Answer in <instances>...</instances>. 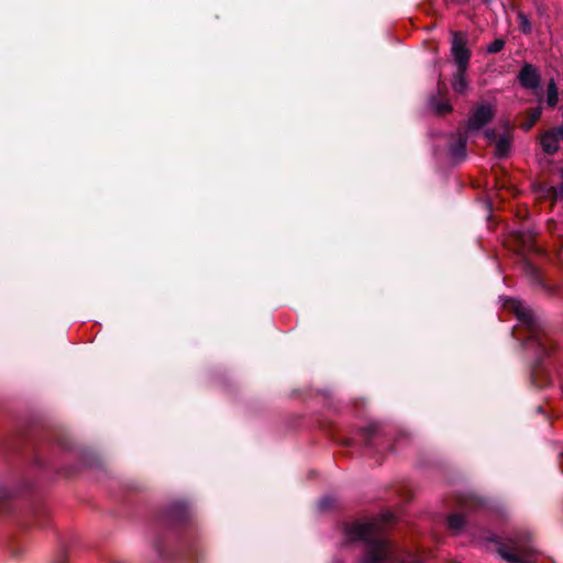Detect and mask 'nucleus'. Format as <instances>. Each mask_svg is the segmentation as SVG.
<instances>
[{
	"mask_svg": "<svg viewBox=\"0 0 563 563\" xmlns=\"http://www.w3.org/2000/svg\"><path fill=\"white\" fill-rule=\"evenodd\" d=\"M351 541H362L366 545L363 563H422L420 555L401 551L384 536L382 523L376 520L354 521L344 528Z\"/></svg>",
	"mask_w": 563,
	"mask_h": 563,
	"instance_id": "nucleus-1",
	"label": "nucleus"
},
{
	"mask_svg": "<svg viewBox=\"0 0 563 563\" xmlns=\"http://www.w3.org/2000/svg\"><path fill=\"white\" fill-rule=\"evenodd\" d=\"M504 308L512 312L519 322V327L527 331V345L536 347L543 353H548L549 339L534 312L523 302L515 298L505 299Z\"/></svg>",
	"mask_w": 563,
	"mask_h": 563,
	"instance_id": "nucleus-2",
	"label": "nucleus"
},
{
	"mask_svg": "<svg viewBox=\"0 0 563 563\" xmlns=\"http://www.w3.org/2000/svg\"><path fill=\"white\" fill-rule=\"evenodd\" d=\"M451 55L457 68L467 70L471 51L467 48V35L463 32H454L451 42Z\"/></svg>",
	"mask_w": 563,
	"mask_h": 563,
	"instance_id": "nucleus-3",
	"label": "nucleus"
},
{
	"mask_svg": "<svg viewBox=\"0 0 563 563\" xmlns=\"http://www.w3.org/2000/svg\"><path fill=\"white\" fill-rule=\"evenodd\" d=\"M494 113V109L489 104H479L476 107L467 121V132L481 130L493 119Z\"/></svg>",
	"mask_w": 563,
	"mask_h": 563,
	"instance_id": "nucleus-4",
	"label": "nucleus"
},
{
	"mask_svg": "<svg viewBox=\"0 0 563 563\" xmlns=\"http://www.w3.org/2000/svg\"><path fill=\"white\" fill-rule=\"evenodd\" d=\"M498 553L509 563H533L532 553L526 548L501 545Z\"/></svg>",
	"mask_w": 563,
	"mask_h": 563,
	"instance_id": "nucleus-5",
	"label": "nucleus"
},
{
	"mask_svg": "<svg viewBox=\"0 0 563 563\" xmlns=\"http://www.w3.org/2000/svg\"><path fill=\"white\" fill-rule=\"evenodd\" d=\"M485 135L490 142H495V154L498 157H506L508 155L512 141V136L509 130H506L500 135H497L495 130H487Z\"/></svg>",
	"mask_w": 563,
	"mask_h": 563,
	"instance_id": "nucleus-6",
	"label": "nucleus"
},
{
	"mask_svg": "<svg viewBox=\"0 0 563 563\" xmlns=\"http://www.w3.org/2000/svg\"><path fill=\"white\" fill-rule=\"evenodd\" d=\"M519 80L526 88H537L540 81V75L531 65H525L520 70Z\"/></svg>",
	"mask_w": 563,
	"mask_h": 563,
	"instance_id": "nucleus-7",
	"label": "nucleus"
},
{
	"mask_svg": "<svg viewBox=\"0 0 563 563\" xmlns=\"http://www.w3.org/2000/svg\"><path fill=\"white\" fill-rule=\"evenodd\" d=\"M541 146L548 154H553L559 148V137L554 130L545 132L541 137Z\"/></svg>",
	"mask_w": 563,
	"mask_h": 563,
	"instance_id": "nucleus-8",
	"label": "nucleus"
},
{
	"mask_svg": "<svg viewBox=\"0 0 563 563\" xmlns=\"http://www.w3.org/2000/svg\"><path fill=\"white\" fill-rule=\"evenodd\" d=\"M466 153V137L459 135L457 140L450 146V155L454 161H460L465 157Z\"/></svg>",
	"mask_w": 563,
	"mask_h": 563,
	"instance_id": "nucleus-9",
	"label": "nucleus"
},
{
	"mask_svg": "<svg viewBox=\"0 0 563 563\" xmlns=\"http://www.w3.org/2000/svg\"><path fill=\"white\" fill-rule=\"evenodd\" d=\"M466 70H462L460 68L456 69L454 74L452 87L453 90L457 93H464L468 87V82L465 77Z\"/></svg>",
	"mask_w": 563,
	"mask_h": 563,
	"instance_id": "nucleus-10",
	"label": "nucleus"
},
{
	"mask_svg": "<svg viewBox=\"0 0 563 563\" xmlns=\"http://www.w3.org/2000/svg\"><path fill=\"white\" fill-rule=\"evenodd\" d=\"M559 101V92L554 79H551L547 89V103L549 107H555Z\"/></svg>",
	"mask_w": 563,
	"mask_h": 563,
	"instance_id": "nucleus-11",
	"label": "nucleus"
},
{
	"mask_svg": "<svg viewBox=\"0 0 563 563\" xmlns=\"http://www.w3.org/2000/svg\"><path fill=\"white\" fill-rule=\"evenodd\" d=\"M465 523V519L460 514H453L448 519V526L453 533H457L461 531Z\"/></svg>",
	"mask_w": 563,
	"mask_h": 563,
	"instance_id": "nucleus-12",
	"label": "nucleus"
},
{
	"mask_svg": "<svg viewBox=\"0 0 563 563\" xmlns=\"http://www.w3.org/2000/svg\"><path fill=\"white\" fill-rule=\"evenodd\" d=\"M433 109L438 114L444 115L452 111V106L448 100L437 101L433 103Z\"/></svg>",
	"mask_w": 563,
	"mask_h": 563,
	"instance_id": "nucleus-13",
	"label": "nucleus"
},
{
	"mask_svg": "<svg viewBox=\"0 0 563 563\" xmlns=\"http://www.w3.org/2000/svg\"><path fill=\"white\" fill-rule=\"evenodd\" d=\"M529 121L523 123V129L529 130L541 117V108L532 109L530 112Z\"/></svg>",
	"mask_w": 563,
	"mask_h": 563,
	"instance_id": "nucleus-14",
	"label": "nucleus"
},
{
	"mask_svg": "<svg viewBox=\"0 0 563 563\" xmlns=\"http://www.w3.org/2000/svg\"><path fill=\"white\" fill-rule=\"evenodd\" d=\"M561 177H562V184L560 187H551L550 188V196L556 200L560 197H563V168L561 170Z\"/></svg>",
	"mask_w": 563,
	"mask_h": 563,
	"instance_id": "nucleus-15",
	"label": "nucleus"
},
{
	"mask_svg": "<svg viewBox=\"0 0 563 563\" xmlns=\"http://www.w3.org/2000/svg\"><path fill=\"white\" fill-rule=\"evenodd\" d=\"M519 19H520V27H521V30L525 33H529L531 31V25H530L528 19L525 15H522V14L519 15Z\"/></svg>",
	"mask_w": 563,
	"mask_h": 563,
	"instance_id": "nucleus-16",
	"label": "nucleus"
},
{
	"mask_svg": "<svg viewBox=\"0 0 563 563\" xmlns=\"http://www.w3.org/2000/svg\"><path fill=\"white\" fill-rule=\"evenodd\" d=\"M504 46V42L503 41H495L488 48V51L490 53H497L499 52Z\"/></svg>",
	"mask_w": 563,
	"mask_h": 563,
	"instance_id": "nucleus-17",
	"label": "nucleus"
},
{
	"mask_svg": "<svg viewBox=\"0 0 563 563\" xmlns=\"http://www.w3.org/2000/svg\"><path fill=\"white\" fill-rule=\"evenodd\" d=\"M554 131L556 132L558 137L561 136V139L563 140V124Z\"/></svg>",
	"mask_w": 563,
	"mask_h": 563,
	"instance_id": "nucleus-18",
	"label": "nucleus"
}]
</instances>
